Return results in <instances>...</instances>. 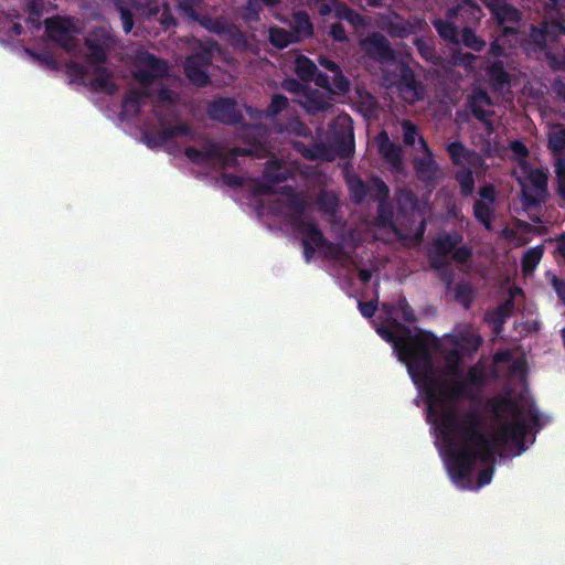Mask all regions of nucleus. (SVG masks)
<instances>
[{
	"instance_id": "obj_1",
	"label": "nucleus",
	"mask_w": 565,
	"mask_h": 565,
	"mask_svg": "<svg viewBox=\"0 0 565 565\" xmlns=\"http://www.w3.org/2000/svg\"><path fill=\"white\" fill-rule=\"evenodd\" d=\"M484 381L483 369L478 364L470 366L459 379H441L436 373L431 354L429 370L422 373L416 384L426 396L427 420L435 426L446 447L447 467L455 482L468 481L477 462H493L501 446L512 443L519 454L524 451L529 423L536 429L542 428L539 409L531 406L525 419L522 406L512 398H502L493 407L497 418H501V412L513 416V420L504 422L493 435L486 433V418L480 411L467 408L459 412L447 404L469 397L472 388L482 386Z\"/></svg>"
},
{
	"instance_id": "obj_2",
	"label": "nucleus",
	"mask_w": 565,
	"mask_h": 565,
	"mask_svg": "<svg viewBox=\"0 0 565 565\" xmlns=\"http://www.w3.org/2000/svg\"><path fill=\"white\" fill-rule=\"evenodd\" d=\"M390 326L397 332L381 327L377 328V333L387 342L394 343L399 359L407 365L413 382L418 384L422 373L430 367L431 350L438 345V340L430 331L417 329L413 332L397 319H392Z\"/></svg>"
},
{
	"instance_id": "obj_3",
	"label": "nucleus",
	"mask_w": 565,
	"mask_h": 565,
	"mask_svg": "<svg viewBox=\"0 0 565 565\" xmlns=\"http://www.w3.org/2000/svg\"><path fill=\"white\" fill-rule=\"evenodd\" d=\"M521 170L524 174H526V179L531 183L534 191V193L530 192L523 178H516L519 184L521 185V202L523 207L527 210L541 206V204L545 202L548 195L547 173L542 169L532 168L526 160L521 162Z\"/></svg>"
},
{
	"instance_id": "obj_4",
	"label": "nucleus",
	"mask_w": 565,
	"mask_h": 565,
	"mask_svg": "<svg viewBox=\"0 0 565 565\" xmlns=\"http://www.w3.org/2000/svg\"><path fill=\"white\" fill-rule=\"evenodd\" d=\"M94 74L96 75L94 78L87 81L88 68L87 66L77 63L70 62L67 67V73L70 76L74 78L76 83L79 85L88 86L94 92H103L108 95H113L117 92L118 86L113 81V73L105 66V64L93 65Z\"/></svg>"
},
{
	"instance_id": "obj_5",
	"label": "nucleus",
	"mask_w": 565,
	"mask_h": 565,
	"mask_svg": "<svg viewBox=\"0 0 565 565\" xmlns=\"http://www.w3.org/2000/svg\"><path fill=\"white\" fill-rule=\"evenodd\" d=\"M250 150L244 148H234L232 156H227L223 152L222 147L218 142L205 138L202 148L186 147L184 149V156L194 164H209L213 160L221 161L223 167L234 166L238 156L248 154Z\"/></svg>"
},
{
	"instance_id": "obj_6",
	"label": "nucleus",
	"mask_w": 565,
	"mask_h": 565,
	"mask_svg": "<svg viewBox=\"0 0 565 565\" xmlns=\"http://www.w3.org/2000/svg\"><path fill=\"white\" fill-rule=\"evenodd\" d=\"M84 45L87 49L85 58L88 65L106 64L113 39L106 30L95 29L84 39Z\"/></svg>"
},
{
	"instance_id": "obj_7",
	"label": "nucleus",
	"mask_w": 565,
	"mask_h": 565,
	"mask_svg": "<svg viewBox=\"0 0 565 565\" xmlns=\"http://www.w3.org/2000/svg\"><path fill=\"white\" fill-rule=\"evenodd\" d=\"M46 33L51 41L57 43L66 52L76 47L74 22L71 18L53 17L45 20Z\"/></svg>"
},
{
	"instance_id": "obj_8",
	"label": "nucleus",
	"mask_w": 565,
	"mask_h": 565,
	"mask_svg": "<svg viewBox=\"0 0 565 565\" xmlns=\"http://www.w3.org/2000/svg\"><path fill=\"white\" fill-rule=\"evenodd\" d=\"M206 114L211 120L225 125H237L244 120L236 100L231 97H220L210 102L206 106Z\"/></svg>"
},
{
	"instance_id": "obj_9",
	"label": "nucleus",
	"mask_w": 565,
	"mask_h": 565,
	"mask_svg": "<svg viewBox=\"0 0 565 565\" xmlns=\"http://www.w3.org/2000/svg\"><path fill=\"white\" fill-rule=\"evenodd\" d=\"M157 120L161 128L152 132V135L148 138V143L153 146H164L170 142L172 139L183 136H193V130L191 126L186 122H178L173 126H168L164 116L160 113H154Z\"/></svg>"
},
{
	"instance_id": "obj_10",
	"label": "nucleus",
	"mask_w": 565,
	"mask_h": 565,
	"mask_svg": "<svg viewBox=\"0 0 565 565\" xmlns=\"http://www.w3.org/2000/svg\"><path fill=\"white\" fill-rule=\"evenodd\" d=\"M211 63L209 52L194 53L186 57L184 62V74L188 79L196 87H205L210 83V76L205 67Z\"/></svg>"
},
{
	"instance_id": "obj_11",
	"label": "nucleus",
	"mask_w": 565,
	"mask_h": 565,
	"mask_svg": "<svg viewBox=\"0 0 565 565\" xmlns=\"http://www.w3.org/2000/svg\"><path fill=\"white\" fill-rule=\"evenodd\" d=\"M362 46L366 55L379 63H391L396 58L395 51L390 41L380 32L370 34L363 40Z\"/></svg>"
},
{
	"instance_id": "obj_12",
	"label": "nucleus",
	"mask_w": 565,
	"mask_h": 565,
	"mask_svg": "<svg viewBox=\"0 0 565 565\" xmlns=\"http://www.w3.org/2000/svg\"><path fill=\"white\" fill-rule=\"evenodd\" d=\"M399 90L404 98L409 102L422 100L425 95L424 85L416 78L414 71L406 64L401 66Z\"/></svg>"
},
{
	"instance_id": "obj_13",
	"label": "nucleus",
	"mask_w": 565,
	"mask_h": 565,
	"mask_svg": "<svg viewBox=\"0 0 565 565\" xmlns=\"http://www.w3.org/2000/svg\"><path fill=\"white\" fill-rule=\"evenodd\" d=\"M482 2L489 8L498 25L519 24L522 19L521 11L505 0H482Z\"/></svg>"
},
{
	"instance_id": "obj_14",
	"label": "nucleus",
	"mask_w": 565,
	"mask_h": 565,
	"mask_svg": "<svg viewBox=\"0 0 565 565\" xmlns=\"http://www.w3.org/2000/svg\"><path fill=\"white\" fill-rule=\"evenodd\" d=\"M447 153L454 166L460 167L467 163L471 168H478L482 158L472 149L467 148L461 141H451L446 146Z\"/></svg>"
},
{
	"instance_id": "obj_15",
	"label": "nucleus",
	"mask_w": 565,
	"mask_h": 565,
	"mask_svg": "<svg viewBox=\"0 0 565 565\" xmlns=\"http://www.w3.org/2000/svg\"><path fill=\"white\" fill-rule=\"evenodd\" d=\"M548 31L545 29L543 21L539 25L532 24L530 26V31L527 34V43L533 46V50L536 52H545L546 57L550 60L551 65L555 68L557 64V60L555 56L552 55L551 52H547L548 42ZM557 68H562L559 65Z\"/></svg>"
},
{
	"instance_id": "obj_16",
	"label": "nucleus",
	"mask_w": 565,
	"mask_h": 565,
	"mask_svg": "<svg viewBox=\"0 0 565 565\" xmlns=\"http://www.w3.org/2000/svg\"><path fill=\"white\" fill-rule=\"evenodd\" d=\"M491 105V97L489 96L487 90L482 88L475 89L472 94L468 96L467 99V108L470 110L473 117L479 121H482L488 125H491L490 121L487 120L490 113L484 109V106Z\"/></svg>"
},
{
	"instance_id": "obj_17",
	"label": "nucleus",
	"mask_w": 565,
	"mask_h": 565,
	"mask_svg": "<svg viewBox=\"0 0 565 565\" xmlns=\"http://www.w3.org/2000/svg\"><path fill=\"white\" fill-rule=\"evenodd\" d=\"M279 193L285 194L287 196V207L292 212V215L289 217V223L296 230V223L298 220H308L303 216L305 211L307 209L306 200L300 196L292 186L284 185L280 188Z\"/></svg>"
},
{
	"instance_id": "obj_18",
	"label": "nucleus",
	"mask_w": 565,
	"mask_h": 565,
	"mask_svg": "<svg viewBox=\"0 0 565 565\" xmlns=\"http://www.w3.org/2000/svg\"><path fill=\"white\" fill-rule=\"evenodd\" d=\"M449 15L460 20L466 25L472 26L480 22L483 17L482 8L477 2L457 4L449 10Z\"/></svg>"
},
{
	"instance_id": "obj_19",
	"label": "nucleus",
	"mask_w": 565,
	"mask_h": 565,
	"mask_svg": "<svg viewBox=\"0 0 565 565\" xmlns=\"http://www.w3.org/2000/svg\"><path fill=\"white\" fill-rule=\"evenodd\" d=\"M397 211L405 217L414 216L419 212V201L413 190L401 188L395 194Z\"/></svg>"
},
{
	"instance_id": "obj_20",
	"label": "nucleus",
	"mask_w": 565,
	"mask_h": 565,
	"mask_svg": "<svg viewBox=\"0 0 565 565\" xmlns=\"http://www.w3.org/2000/svg\"><path fill=\"white\" fill-rule=\"evenodd\" d=\"M290 33L296 42H300L312 36L313 25L306 11H297L294 13Z\"/></svg>"
},
{
	"instance_id": "obj_21",
	"label": "nucleus",
	"mask_w": 565,
	"mask_h": 565,
	"mask_svg": "<svg viewBox=\"0 0 565 565\" xmlns=\"http://www.w3.org/2000/svg\"><path fill=\"white\" fill-rule=\"evenodd\" d=\"M296 223V231L303 234V238H308L310 244L317 248H322L328 239L324 237L318 224L313 220H298Z\"/></svg>"
},
{
	"instance_id": "obj_22",
	"label": "nucleus",
	"mask_w": 565,
	"mask_h": 565,
	"mask_svg": "<svg viewBox=\"0 0 565 565\" xmlns=\"http://www.w3.org/2000/svg\"><path fill=\"white\" fill-rule=\"evenodd\" d=\"M296 223V231L303 234V238H308L310 244L317 248H322L328 239L324 237L318 224L313 220H298Z\"/></svg>"
},
{
	"instance_id": "obj_23",
	"label": "nucleus",
	"mask_w": 565,
	"mask_h": 565,
	"mask_svg": "<svg viewBox=\"0 0 565 565\" xmlns=\"http://www.w3.org/2000/svg\"><path fill=\"white\" fill-rule=\"evenodd\" d=\"M334 142L341 158H350L354 152V135L351 126L334 131Z\"/></svg>"
},
{
	"instance_id": "obj_24",
	"label": "nucleus",
	"mask_w": 565,
	"mask_h": 565,
	"mask_svg": "<svg viewBox=\"0 0 565 565\" xmlns=\"http://www.w3.org/2000/svg\"><path fill=\"white\" fill-rule=\"evenodd\" d=\"M379 151L382 157L393 166L402 162V148L399 145L390 140L387 132L382 131L379 135Z\"/></svg>"
},
{
	"instance_id": "obj_25",
	"label": "nucleus",
	"mask_w": 565,
	"mask_h": 565,
	"mask_svg": "<svg viewBox=\"0 0 565 565\" xmlns=\"http://www.w3.org/2000/svg\"><path fill=\"white\" fill-rule=\"evenodd\" d=\"M487 75L494 90H502L511 81L510 74L505 71L504 64L500 60L494 61L487 67Z\"/></svg>"
},
{
	"instance_id": "obj_26",
	"label": "nucleus",
	"mask_w": 565,
	"mask_h": 565,
	"mask_svg": "<svg viewBox=\"0 0 565 565\" xmlns=\"http://www.w3.org/2000/svg\"><path fill=\"white\" fill-rule=\"evenodd\" d=\"M148 97H150V93L146 89H132L127 92L122 98V110L138 116L141 111L143 100Z\"/></svg>"
},
{
	"instance_id": "obj_27",
	"label": "nucleus",
	"mask_w": 565,
	"mask_h": 565,
	"mask_svg": "<svg viewBox=\"0 0 565 565\" xmlns=\"http://www.w3.org/2000/svg\"><path fill=\"white\" fill-rule=\"evenodd\" d=\"M263 178L269 183L276 185L290 178V172L282 167V163L278 160H269L266 162L263 171Z\"/></svg>"
},
{
	"instance_id": "obj_28",
	"label": "nucleus",
	"mask_w": 565,
	"mask_h": 565,
	"mask_svg": "<svg viewBox=\"0 0 565 565\" xmlns=\"http://www.w3.org/2000/svg\"><path fill=\"white\" fill-rule=\"evenodd\" d=\"M514 292H522V289L515 288L511 290L510 297L501 302L492 312L491 320L495 327H502L505 320L512 316L514 311Z\"/></svg>"
},
{
	"instance_id": "obj_29",
	"label": "nucleus",
	"mask_w": 565,
	"mask_h": 565,
	"mask_svg": "<svg viewBox=\"0 0 565 565\" xmlns=\"http://www.w3.org/2000/svg\"><path fill=\"white\" fill-rule=\"evenodd\" d=\"M463 237L458 232L443 233L434 239V248L441 254L450 255L451 252L461 244Z\"/></svg>"
},
{
	"instance_id": "obj_30",
	"label": "nucleus",
	"mask_w": 565,
	"mask_h": 565,
	"mask_svg": "<svg viewBox=\"0 0 565 565\" xmlns=\"http://www.w3.org/2000/svg\"><path fill=\"white\" fill-rule=\"evenodd\" d=\"M433 26L437 31L438 35L448 43L459 45V31L454 22L443 19H435Z\"/></svg>"
},
{
	"instance_id": "obj_31",
	"label": "nucleus",
	"mask_w": 565,
	"mask_h": 565,
	"mask_svg": "<svg viewBox=\"0 0 565 565\" xmlns=\"http://www.w3.org/2000/svg\"><path fill=\"white\" fill-rule=\"evenodd\" d=\"M414 168L418 179L424 182L433 181L436 178L438 170L430 152L429 157L417 159L414 163Z\"/></svg>"
},
{
	"instance_id": "obj_32",
	"label": "nucleus",
	"mask_w": 565,
	"mask_h": 565,
	"mask_svg": "<svg viewBox=\"0 0 565 565\" xmlns=\"http://www.w3.org/2000/svg\"><path fill=\"white\" fill-rule=\"evenodd\" d=\"M192 22L199 23L202 28L207 30L211 33L216 34L217 36H222L225 32L226 25L228 24V21L223 18H213L206 13L199 14L198 19H194Z\"/></svg>"
},
{
	"instance_id": "obj_33",
	"label": "nucleus",
	"mask_w": 565,
	"mask_h": 565,
	"mask_svg": "<svg viewBox=\"0 0 565 565\" xmlns=\"http://www.w3.org/2000/svg\"><path fill=\"white\" fill-rule=\"evenodd\" d=\"M544 254L543 245L529 248L521 258V268L524 275L532 274Z\"/></svg>"
},
{
	"instance_id": "obj_34",
	"label": "nucleus",
	"mask_w": 565,
	"mask_h": 565,
	"mask_svg": "<svg viewBox=\"0 0 565 565\" xmlns=\"http://www.w3.org/2000/svg\"><path fill=\"white\" fill-rule=\"evenodd\" d=\"M460 44H463L467 49H470L475 52H481L486 47V41L476 34L475 30L465 25L460 32L459 36Z\"/></svg>"
},
{
	"instance_id": "obj_35",
	"label": "nucleus",
	"mask_w": 565,
	"mask_h": 565,
	"mask_svg": "<svg viewBox=\"0 0 565 565\" xmlns=\"http://www.w3.org/2000/svg\"><path fill=\"white\" fill-rule=\"evenodd\" d=\"M348 188L354 203H362L370 194V188L360 177L353 175L348 179Z\"/></svg>"
},
{
	"instance_id": "obj_36",
	"label": "nucleus",
	"mask_w": 565,
	"mask_h": 565,
	"mask_svg": "<svg viewBox=\"0 0 565 565\" xmlns=\"http://www.w3.org/2000/svg\"><path fill=\"white\" fill-rule=\"evenodd\" d=\"M455 180L459 184L460 194L462 196L467 198L472 195L475 191V177L471 167L456 171Z\"/></svg>"
},
{
	"instance_id": "obj_37",
	"label": "nucleus",
	"mask_w": 565,
	"mask_h": 565,
	"mask_svg": "<svg viewBox=\"0 0 565 565\" xmlns=\"http://www.w3.org/2000/svg\"><path fill=\"white\" fill-rule=\"evenodd\" d=\"M140 61L157 78L164 77L168 74L167 62L151 53L143 54V56L140 57Z\"/></svg>"
},
{
	"instance_id": "obj_38",
	"label": "nucleus",
	"mask_w": 565,
	"mask_h": 565,
	"mask_svg": "<svg viewBox=\"0 0 565 565\" xmlns=\"http://www.w3.org/2000/svg\"><path fill=\"white\" fill-rule=\"evenodd\" d=\"M317 65L307 56L300 55L295 62V72L303 82H311L317 73Z\"/></svg>"
},
{
	"instance_id": "obj_39",
	"label": "nucleus",
	"mask_w": 565,
	"mask_h": 565,
	"mask_svg": "<svg viewBox=\"0 0 565 565\" xmlns=\"http://www.w3.org/2000/svg\"><path fill=\"white\" fill-rule=\"evenodd\" d=\"M221 39L228 42L233 47L245 49L248 44L247 38L239 26L230 22Z\"/></svg>"
},
{
	"instance_id": "obj_40",
	"label": "nucleus",
	"mask_w": 565,
	"mask_h": 565,
	"mask_svg": "<svg viewBox=\"0 0 565 565\" xmlns=\"http://www.w3.org/2000/svg\"><path fill=\"white\" fill-rule=\"evenodd\" d=\"M547 148L555 156L565 151V127L563 125H558L555 130L550 132Z\"/></svg>"
},
{
	"instance_id": "obj_41",
	"label": "nucleus",
	"mask_w": 565,
	"mask_h": 565,
	"mask_svg": "<svg viewBox=\"0 0 565 565\" xmlns=\"http://www.w3.org/2000/svg\"><path fill=\"white\" fill-rule=\"evenodd\" d=\"M473 215L487 230L492 228L493 210L490 204L483 201H476L473 204Z\"/></svg>"
},
{
	"instance_id": "obj_42",
	"label": "nucleus",
	"mask_w": 565,
	"mask_h": 565,
	"mask_svg": "<svg viewBox=\"0 0 565 565\" xmlns=\"http://www.w3.org/2000/svg\"><path fill=\"white\" fill-rule=\"evenodd\" d=\"M269 41L275 47L279 50L286 49L291 43H296L290 31H286L285 29L278 26L271 28L269 30Z\"/></svg>"
},
{
	"instance_id": "obj_43",
	"label": "nucleus",
	"mask_w": 565,
	"mask_h": 565,
	"mask_svg": "<svg viewBox=\"0 0 565 565\" xmlns=\"http://www.w3.org/2000/svg\"><path fill=\"white\" fill-rule=\"evenodd\" d=\"M454 297L465 309H469L475 300V292L468 282H459L455 287Z\"/></svg>"
},
{
	"instance_id": "obj_44",
	"label": "nucleus",
	"mask_w": 565,
	"mask_h": 565,
	"mask_svg": "<svg viewBox=\"0 0 565 565\" xmlns=\"http://www.w3.org/2000/svg\"><path fill=\"white\" fill-rule=\"evenodd\" d=\"M263 4L260 0H247L246 4L242 8L241 17L245 23H256L260 21V12Z\"/></svg>"
},
{
	"instance_id": "obj_45",
	"label": "nucleus",
	"mask_w": 565,
	"mask_h": 565,
	"mask_svg": "<svg viewBox=\"0 0 565 565\" xmlns=\"http://www.w3.org/2000/svg\"><path fill=\"white\" fill-rule=\"evenodd\" d=\"M461 354L457 349L450 350L446 355V373L448 379H459L462 376L460 366Z\"/></svg>"
},
{
	"instance_id": "obj_46",
	"label": "nucleus",
	"mask_w": 565,
	"mask_h": 565,
	"mask_svg": "<svg viewBox=\"0 0 565 565\" xmlns=\"http://www.w3.org/2000/svg\"><path fill=\"white\" fill-rule=\"evenodd\" d=\"M335 17L348 21L352 25H359L363 21L362 14L343 2H339L338 6H335Z\"/></svg>"
},
{
	"instance_id": "obj_47",
	"label": "nucleus",
	"mask_w": 565,
	"mask_h": 565,
	"mask_svg": "<svg viewBox=\"0 0 565 565\" xmlns=\"http://www.w3.org/2000/svg\"><path fill=\"white\" fill-rule=\"evenodd\" d=\"M202 2L203 0H177L178 11L183 18L193 21L200 14L196 9Z\"/></svg>"
},
{
	"instance_id": "obj_48",
	"label": "nucleus",
	"mask_w": 565,
	"mask_h": 565,
	"mask_svg": "<svg viewBox=\"0 0 565 565\" xmlns=\"http://www.w3.org/2000/svg\"><path fill=\"white\" fill-rule=\"evenodd\" d=\"M376 221L382 227L395 228L393 209L387 202H381L379 204Z\"/></svg>"
},
{
	"instance_id": "obj_49",
	"label": "nucleus",
	"mask_w": 565,
	"mask_h": 565,
	"mask_svg": "<svg viewBox=\"0 0 565 565\" xmlns=\"http://www.w3.org/2000/svg\"><path fill=\"white\" fill-rule=\"evenodd\" d=\"M288 98L282 94H274L266 109L268 117H276L288 107Z\"/></svg>"
},
{
	"instance_id": "obj_50",
	"label": "nucleus",
	"mask_w": 565,
	"mask_h": 565,
	"mask_svg": "<svg viewBox=\"0 0 565 565\" xmlns=\"http://www.w3.org/2000/svg\"><path fill=\"white\" fill-rule=\"evenodd\" d=\"M545 29L548 31V38L552 41L565 35V17L552 21H543Z\"/></svg>"
},
{
	"instance_id": "obj_51",
	"label": "nucleus",
	"mask_w": 565,
	"mask_h": 565,
	"mask_svg": "<svg viewBox=\"0 0 565 565\" xmlns=\"http://www.w3.org/2000/svg\"><path fill=\"white\" fill-rule=\"evenodd\" d=\"M116 8L119 12L120 20L122 22V29L125 33L128 34L129 32H131L135 24L134 14L131 10L122 1H118L116 3Z\"/></svg>"
},
{
	"instance_id": "obj_52",
	"label": "nucleus",
	"mask_w": 565,
	"mask_h": 565,
	"mask_svg": "<svg viewBox=\"0 0 565 565\" xmlns=\"http://www.w3.org/2000/svg\"><path fill=\"white\" fill-rule=\"evenodd\" d=\"M555 175L557 181V194L565 201V158L555 161Z\"/></svg>"
},
{
	"instance_id": "obj_53",
	"label": "nucleus",
	"mask_w": 565,
	"mask_h": 565,
	"mask_svg": "<svg viewBox=\"0 0 565 565\" xmlns=\"http://www.w3.org/2000/svg\"><path fill=\"white\" fill-rule=\"evenodd\" d=\"M350 89V82L343 75L342 71H338L332 76L331 89H329L333 94H345Z\"/></svg>"
},
{
	"instance_id": "obj_54",
	"label": "nucleus",
	"mask_w": 565,
	"mask_h": 565,
	"mask_svg": "<svg viewBox=\"0 0 565 565\" xmlns=\"http://www.w3.org/2000/svg\"><path fill=\"white\" fill-rule=\"evenodd\" d=\"M403 129V142L406 146L413 147L415 145L416 138L418 137V128L411 120L405 119L401 124Z\"/></svg>"
},
{
	"instance_id": "obj_55",
	"label": "nucleus",
	"mask_w": 565,
	"mask_h": 565,
	"mask_svg": "<svg viewBox=\"0 0 565 565\" xmlns=\"http://www.w3.org/2000/svg\"><path fill=\"white\" fill-rule=\"evenodd\" d=\"M373 199L377 201L379 204L381 202H387L390 198V188L381 178L376 177L373 179Z\"/></svg>"
},
{
	"instance_id": "obj_56",
	"label": "nucleus",
	"mask_w": 565,
	"mask_h": 565,
	"mask_svg": "<svg viewBox=\"0 0 565 565\" xmlns=\"http://www.w3.org/2000/svg\"><path fill=\"white\" fill-rule=\"evenodd\" d=\"M451 259L459 264L465 265L470 262L472 258V248L468 245H461L455 247V249L451 252Z\"/></svg>"
},
{
	"instance_id": "obj_57",
	"label": "nucleus",
	"mask_w": 565,
	"mask_h": 565,
	"mask_svg": "<svg viewBox=\"0 0 565 565\" xmlns=\"http://www.w3.org/2000/svg\"><path fill=\"white\" fill-rule=\"evenodd\" d=\"M428 259H429V266L436 273L450 266L448 255L441 254L440 252H438L436 249H434V252H431L429 254Z\"/></svg>"
},
{
	"instance_id": "obj_58",
	"label": "nucleus",
	"mask_w": 565,
	"mask_h": 565,
	"mask_svg": "<svg viewBox=\"0 0 565 565\" xmlns=\"http://www.w3.org/2000/svg\"><path fill=\"white\" fill-rule=\"evenodd\" d=\"M317 203L326 212H333L338 205V199L333 193L323 191L318 195Z\"/></svg>"
},
{
	"instance_id": "obj_59",
	"label": "nucleus",
	"mask_w": 565,
	"mask_h": 565,
	"mask_svg": "<svg viewBox=\"0 0 565 565\" xmlns=\"http://www.w3.org/2000/svg\"><path fill=\"white\" fill-rule=\"evenodd\" d=\"M322 249H324L326 256L333 260H340L345 255L344 247L341 244L332 243L330 241L322 246Z\"/></svg>"
},
{
	"instance_id": "obj_60",
	"label": "nucleus",
	"mask_w": 565,
	"mask_h": 565,
	"mask_svg": "<svg viewBox=\"0 0 565 565\" xmlns=\"http://www.w3.org/2000/svg\"><path fill=\"white\" fill-rule=\"evenodd\" d=\"M398 311H401L403 319L407 323H414L416 321V316L414 309L409 306L407 299L402 297L397 301Z\"/></svg>"
},
{
	"instance_id": "obj_61",
	"label": "nucleus",
	"mask_w": 565,
	"mask_h": 565,
	"mask_svg": "<svg viewBox=\"0 0 565 565\" xmlns=\"http://www.w3.org/2000/svg\"><path fill=\"white\" fill-rule=\"evenodd\" d=\"M452 56H454L456 63H458L459 65H462L465 67H472L477 61V56L473 55L472 53H468V52H461V51L454 52Z\"/></svg>"
},
{
	"instance_id": "obj_62",
	"label": "nucleus",
	"mask_w": 565,
	"mask_h": 565,
	"mask_svg": "<svg viewBox=\"0 0 565 565\" xmlns=\"http://www.w3.org/2000/svg\"><path fill=\"white\" fill-rule=\"evenodd\" d=\"M377 303H379L377 298L375 300H370V301H359L358 308L364 318H372L374 316L375 311L377 310Z\"/></svg>"
},
{
	"instance_id": "obj_63",
	"label": "nucleus",
	"mask_w": 565,
	"mask_h": 565,
	"mask_svg": "<svg viewBox=\"0 0 565 565\" xmlns=\"http://www.w3.org/2000/svg\"><path fill=\"white\" fill-rule=\"evenodd\" d=\"M480 201L493 204L497 198L495 188L492 184H484L479 190Z\"/></svg>"
},
{
	"instance_id": "obj_64",
	"label": "nucleus",
	"mask_w": 565,
	"mask_h": 565,
	"mask_svg": "<svg viewBox=\"0 0 565 565\" xmlns=\"http://www.w3.org/2000/svg\"><path fill=\"white\" fill-rule=\"evenodd\" d=\"M551 285L558 298L565 303V280L558 278L556 275H552Z\"/></svg>"
}]
</instances>
